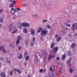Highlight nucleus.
<instances>
[{
    "label": "nucleus",
    "instance_id": "obj_58",
    "mask_svg": "<svg viewBox=\"0 0 77 77\" xmlns=\"http://www.w3.org/2000/svg\"><path fill=\"white\" fill-rule=\"evenodd\" d=\"M45 56H47V53H45Z\"/></svg>",
    "mask_w": 77,
    "mask_h": 77
},
{
    "label": "nucleus",
    "instance_id": "obj_39",
    "mask_svg": "<svg viewBox=\"0 0 77 77\" xmlns=\"http://www.w3.org/2000/svg\"><path fill=\"white\" fill-rule=\"evenodd\" d=\"M23 12V13H25L26 12V9L25 8H23V11H22Z\"/></svg>",
    "mask_w": 77,
    "mask_h": 77
},
{
    "label": "nucleus",
    "instance_id": "obj_25",
    "mask_svg": "<svg viewBox=\"0 0 77 77\" xmlns=\"http://www.w3.org/2000/svg\"><path fill=\"white\" fill-rule=\"evenodd\" d=\"M23 57V56L22 55V54H20L18 57L19 59H21Z\"/></svg>",
    "mask_w": 77,
    "mask_h": 77
},
{
    "label": "nucleus",
    "instance_id": "obj_28",
    "mask_svg": "<svg viewBox=\"0 0 77 77\" xmlns=\"http://www.w3.org/2000/svg\"><path fill=\"white\" fill-rule=\"evenodd\" d=\"M67 33V32L66 31L63 30V34L64 35H66V34Z\"/></svg>",
    "mask_w": 77,
    "mask_h": 77
},
{
    "label": "nucleus",
    "instance_id": "obj_59",
    "mask_svg": "<svg viewBox=\"0 0 77 77\" xmlns=\"http://www.w3.org/2000/svg\"><path fill=\"white\" fill-rule=\"evenodd\" d=\"M0 60H3V58H1L0 59Z\"/></svg>",
    "mask_w": 77,
    "mask_h": 77
},
{
    "label": "nucleus",
    "instance_id": "obj_16",
    "mask_svg": "<svg viewBox=\"0 0 77 77\" xmlns=\"http://www.w3.org/2000/svg\"><path fill=\"white\" fill-rule=\"evenodd\" d=\"M21 11V10L20 8H16L14 10V11L15 12H17L18 11Z\"/></svg>",
    "mask_w": 77,
    "mask_h": 77
},
{
    "label": "nucleus",
    "instance_id": "obj_5",
    "mask_svg": "<svg viewBox=\"0 0 77 77\" xmlns=\"http://www.w3.org/2000/svg\"><path fill=\"white\" fill-rule=\"evenodd\" d=\"M50 69L52 72L55 71V67L54 66H51V67L50 68Z\"/></svg>",
    "mask_w": 77,
    "mask_h": 77
},
{
    "label": "nucleus",
    "instance_id": "obj_50",
    "mask_svg": "<svg viewBox=\"0 0 77 77\" xmlns=\"http://www.w3.org/2000/svg\"><path fill=\"white\" fill-rule=\"evenodd\" d=\"M12 73H13L12 71H11V72L10 73V75H12Z\"/></svg>",
    "mask_w": 77,
    "mask_h": 77
},
{
    "label": "nucleus",
    "instance_id": "obj_35",
    "mask_svg": "<svg viewBox=\"0 0 77 77\" xmlns=\"http://www.w3.org/2000/svg\"><path fill=\"white\" fill-rule=\"evenodd\" d=\"M65 57H66V55L65 54H64L62 56V58L63 59H65Z\"/></svg>",
    "mask_w": 77,
    "mask_h": 77
},
{
    "label": "nucleus",
    "instance_id": "obj_20",
    "mask_svg": "<svg viewBox=\"0 0 77 77\" xmlns=\"http://www.w3.org/2000/svg\"><path fill=\"white\" fill-rule=\"evenodd\" d=\"M72 48H73L75 47V43H73L72 44V45L70 46Z\"/></svg>",
    "mask_w": 77,
    "mask_h": 77
},
{
    "label": "nucleus",
    "instance_id": "obj_46",
    "mask_svg": "<svg viewBox=\"0 0 77 77\" xmlns=\"http://www.w3.org/2000/svg\"><path fill=\"white\" fill-rule=\"evenodd\" d=\"M41 41H44V38H43V37H42L41 38Z\"/></svg>",
    "mask_w": 77,
    "mask_h": 77
},
{
    "label": "nucleus",
    "instance_id": "obj_62",
    "mask_svg": "<svg viewBox=\"0 0 77 77\" xmlns=\"http://www.w3.org/2000/svg\"><path fill=\"white\" fill-rule=\"evenodd\" d=\"M68 67H70L71 66V64H68Z\"/></svg>",
    "mask_w": 77,
    "mask_h": 77
},
{
    "label": "nucleus",
    "instance_id": "obj_12",
    "mask_svg": "<svg viewBox=\"0 0 77 77\" xmlns=\"http://www.w3.org/2000/svg\"><path fill=\"white\" fill-rule=\"evenodd\" d=\"M9 1H10L12 3H13L14 5H15V4H16L17 2L15 0H9Z\"/></svg>",
    "mask_w": 77,
    "mask_h": 77
},
{
    "label": "nucleus",
    "instance_id": "obj_36",
    "mask_svg": "<svg viewBox=\"0 0 77 77\" xmlns=\"http://www.w3.org/2000/svg\"><path fill=\"white\" fill-rule=\"evenodd\" d=\"M64 30H65V31H66L67 32H68V28H65L64 29Z\"/></svg>",
    "mask_w": 77,
    "mask_h": 77
},
{
    "label": "nucleus",
    "instance_id": "obj_2",
    "mask_svg": "<svg viewBox=\"0 0 77 77\" xmlns=\"http://www.w3.org/2000/svg\"><path fill=\"white\" fill-rule=\"evenodd\" d=\"M44 30L41 33V35L42 36H45V35L47 34V31L45 30V29H44Z\"/></svg>",
    "mask_w": 77,
    "mask_h": 77
},
{
    "label": "nucleus",
    "instance_id": "obj_15",
    "mask_svg": "<svg viewBox=\"0 0 77 77\" xmlns=\"http://www.w3.org/2000/svg\"><path fill=\"white\" fill-rule=\"evenodd\" d=\"M71 58H69V60H67V64H69V63H71Z\"/></svg>",
    "mask_w": 77,
    "mask_h": 77
},
{
    "label": "nucleus",
    "instance_id": "obj_14",
    "mask_svg": "<svg viewBox=\"0 0 77 77\" xmlns=\"http://www.w3.org/2000/svg\"><path fill=\"white\" fill-rule=\"evenodd\" d=\"M34 62L35 64H36L37 65L39 63V61L36 59L35 60Z\"/></svg>",
    "mask_w": 77,
    "mask_h": 77
},
{
    "label": "nucleus",
    "instance_id": "obj_37",
    "mask_svg": "<svg viewBox=\"0 0 77 77\" xmlns=\"http://www.w3.org/2000/svg\"><path fill=\"white\" fill-rule=\"evenodd\" d=\"M39 56H40V57L41 58L42 57H43V56H44V55H43V54H39Z\"/></svg>",
    "mask_w": 77,
    "mask_h": 77
},
{
    "label": "nucleus",
    "instance_id": "obj_7",
    "mask_svg": "<svg viewBox=\"0 0 77 77\" xmlns=\"http://www.w3.org/2000/svg\"><path fill=\"white\" fill-rule=\"evenodd\" d=\"M42 27H39L38 29L37 32L38 33H40V32H42Z\"/></svg>",
    "mask_w": 77,
    "mask_h": 77
},
{
    "label": "nucleus",
    "instance_id": "obj_60",
    "mask_svg": "<svg viewBox=\"0 0 77 77\" xmlns=\"http://www.w3.org/2000/svg\"><path fill=\"white\" fill-rule=\"evenodd\" d=\"M2 12H3V10H0V14L1 13H2Z\"/></svg>",
    "mask_w": 77,
    "mask_h": 77
},
{
    "label": "nucleus",
    "instance_id": "obj_64",
    "mask_svg": "<svg viewBox=\"0 0 77 77\" xmlns=\"http://www.w3.org/2000/svg\"><path fill=\"white\" fill-rule=\"evenodd\" d=\"M74 77H77V76L76 75H75L74 76Z\"/></svg>",
    "mask_w": 77,
    "mask_h": 77
},
{
    "label": "nucleus",
    "instance_id": "obj_33",
    "mask_svg": "<svg viewBox=\"0 0 77 77\" xmlns=\"http://www.w3.org/2000/svg\"><path fill=\"white\" fill-rule=\"evenodd\" d=\"M23 32L24 33H27V29L25 28L23 29Z\"/></svg>",
    "mask_w": 77,
    "mask_h": 77
},
{
    "label": "nucleus",
    "instance_id": "obj_63",
    "mask_svg": "<svg viewBox=\"0 0 77 77\" xmlns=\"http://www.w3.org/2000/svg\"><path fill=\"white\" fill-rule=\"evenodd\" d=\"M57 60H59V57H57Z\"/></svg>",
    "mask_w": 77,
    "mask_h": 77
},
{
    "label": "nucleus",
    "instance_id": "obj_52",
    "mask_svg": "<svg viewBox=\"0 0 77 77\" xmlns=\"http://www.w3.org/2000/svg\"><path fill=\"white\" fill-rule=\"evenodd\" d=\"M35 41V38H33L32 39V41L33 42H34Z\"/></svg>",
    "mask_w": 77,
    "mask_h": 77
},
{
    "label": "nucleus",
    "instance_id": "obj_48",
    "mask_svg": "<svg viewBox=\"0 0 77 77\" xmlns=\"http://www.w3.org/2000/svg\"><path fill=\"white\" fill-rule=\"evenodd\" d=\"M40 72H43V70H42V69H40Z\"/></svg>",
    "mask_w": 77,
    "mask_h": 77
},
{
    "label": "nucleus",
    "instance_id": "obj_8",
    "mask_svg": "<svg viewBox=\"0 0 77 77\" xmlns=\"http://www.w3.org/2000/svg\"><path fill=\"white\" fill-rule=\"evenodd\" d=\"M21 23L20 22H19L17 23V27L19 29L21 28Z\"/></svg>",
    "mask_w": 77,
    "mask_h": 77
},
{
    "label": "nucleus",
    "instance_id": "obj_11",
    "mask_svg": "<svg viewBox=\"0 0 77 77\" xmlns=\"http://www.w3.org/2000/svg\"><path fill=\"white\" fill-rule=\"evenodd\" d=\"M54 55H53V56H52L51 55H50L49 56L48 58V61H50L51 59V58H54Z\"/></svg>",
    "mask_w": 77,
    "mask_h": 77
},
{
    "label": "nucleus",
    "instance_id": "obj_38",
    "mask_svg": "<svg viewBox=\"0 0 77 77\" xmlns=\"http://www.w3.org/2000/svg\"><path fill=\"white\" fill-rule=\"evenodd\" d=\"M67 53L69 56H71V52L70 51H68Z\"/></svg>",
    "mask_w": 77,
    "mask_h": 77
},
{
    "label": "nucleus",
    "instance_id": "obj_3",
    "mask_svg": "<svg viewBox=\"0 0 77 77\" xmlns=\"http://www.w3.org/2000/svg\"><path fill=\"white\" fill-rule=\"evenodd\" d=\"M22 26L23 27H29L30 26V24L28 23H22Z\"/></svg>",
    "mask_w": 77,
    "mask_h": 77
},
{
    "label": "nucleus",
    "instance_id": "obj_6",
    "mask_svg": "<svg viewBox=\"0 0 77 77\" xmlns=\"http://www.w3.org/2000/svg\"><path fill=\"white\" fill-rule=\"evenodd\" d=\"M8 27L10 31H11L12 29H13V26H12V24H10L9 25Z\"/></svg>",
    "mask_w": 77,
    "mask_h": 77
},
{
    "label": "nucleus",
    "instance_id": "obj_45",
    "mask_svg": "<svg viewBox=\"0 0 77 77\" xmlns=\"http://www.w3.org/2000/svg\"><path fill=\"white\" fill-rule=\"evenodd\" d=\"M71 29L72 30H73V31H74L75 30V29L74 27H72V28Z\"/></svg>",
    "mask_w": 77,
    "mask_h": 77
},
{
    "label": "nucleus",
    "instance_id": "obj_23",
    "mask_svg": "<svg viewBox=\"0 0 77 77\" xmlns=\"http://www.w3.org/2000/svg\"><path fill=\"white\" fill-rule=\"evenodd\" d=\"M23 39L22 38H21V36H19L17 39V40H18V41H20V39Z\"/></svg>",
    "mask_w": 77,
    "mask_h": 77
},
{
    "label": "nucleus",
    "instance_id": "obj_19",
    "mask_svg": "<svg viewBox=\"0 0 77 77\" xmlns=\"http://www.w3.org/2000/svg\"><path fill=\"white\" fill-rule=\"evenodd\" d=\"M61 39V38L59 37H57V41L58 42Z\"/></svg>",
    "mask_w": 77,
    "mask_h": 77
},
{
    "label": "nucleus",
    "instance_id": "obj_18",
    "mask_svg": "<svg viewBox=\"0 0 77 77\" xmlns=\"http://www.w3.org/2000/svg\"><path fill=\"white\" fill-rule=\"evenodd\" d=\"M3 52L4 54H5L6 53H7L8 52V51L6 50L5 49H3Z\"/></svg>",
    "mask_w": 77,
    "mask_h": 77
},
{
    "label": "nucleus",
    "instance_id": "obj_32",
    "mask_svg": "<svg viewBox=\"0 0 77 77\" xmlns=\"http://www.w3.org/2000/svg\"><path fill=\"white\" fill-rule=\"evenodd\" d=\"M29 57L28 56H26V57L25 58V59L26 60H29Z\"/></svg>",
    "mask_w": 77,
    "mask_h": 77
},
{
    "label": "nucleus",
    "instance_id": "obj_61",
    "mask_svg": "<svg viewBox=\"0 0 77 77\" xmlns=\"http://www.w3.org/2000/svg\"><path fill=\"white\" fill-rule=\"evenodd\" d=\"M53 50H51L50 51V53H51H51H53Z\"/></svg>",
    "mask_w": 77,
    "mask_h": 77
},
{
    "label": "nucleus",
    "instance_id": "obj_57",
    "mask_svg": "<svg viewBox=\"0 0 77 77\" xmlns=\"http://www.w3.org/2000/svg\"><path fill=\"white\" fill-rule=\"evenodd\" d=\"M44 72L45 73L46 72V70L45 69H44Z\"/></svg>",
    "mask_w": 77,
    "mask_h": 77
},
{
    "label": "nucleus",
    "instance_id": "obj_51",
    "mask_svg": "<svg viewBox=\"0 0 77 77\" xmlns=\"http://www.w3.org/2000/svg\"><path fill=\"white\" fill-rule=\"evenodd\" d=\"M59 72L60 74H62V70L61 69H60Z\"/></svg>",
    "mask_w": 77,
    "mask_h": 77
},
{
    "label": "nucleus",
    "instance_id": "obj_21",
    "mask_svg": "<svg viewBox=\"0 0 77 77\" xmlns=\"http://www.w3.org/2000/svg\"><path fill=\"white\" fill-rule=\"evenodd\" d=\"M24 6H27V4H28V2H27L26 3V2L25 1L24 2Z\"/></svg>",
    "mask_w": 77,
    "mask_h": 77
},
{
    "label": "nucleus",
    "instance_id": "obj_31",
    "mask_svg": "<svg viewBox=\"0 0 77 77\" xmlns=\"http://www.w3.org/2000/svg\"><path fill=\"white\" fill-rule=\"evenodd\" d=\"M0 21L1 23H3V18H0Z\"/></svg>",
    "mask_w": 77,
    "mask_h": 77
},
{
    "label": "nucleus",
    "instance_id": "obj_29",
    "mask_svg": "<svg viewBox=\"0 0 77 77\" xmlns=\"http://www.w3.org/2000/svg\"><path fill=\"white\" fill-rule=\"evenodd\" d=\"M15 4H14V3L11 4L10 5V8H13L14 7V5Z\"/></svg>",
    "mask_w": 77,
    "mask_h": 77
},
{
    "label": "nucleus",
    "instance_id": "obj_56",
    "mask_svg": "<svg viewBox=\"0 0 77 77\" xmlns=\"http://www.w3.org/2000/svg\"><path fill=\"white\" fill-rule=\"evenodd\" d=\"M18 49L19 50H21V47L20 46L19 47Z\"/></svg>",
    "mask_w": 77,
    "mask_h": 77
},
{
    "label": "nucleus",
    "instance_id": "obj_26",
    "mask_svg": "<svg viewBox=\"0 0 77 77\" xmlns=\"http://www.w3.org/2000/svg\"><path fill=\"white\" fill-rule=\"evenodd\" d=\"M3 49H4V46H2L0 47V50H1V51H2V50L3 51Z\"/></svg>",
    "mask_w": 77,
    "mask_h": 77
},
{
    "label": "nucleus",
    "instance_id": "obj_42",
    "mask_svg": "<svg viewBox=\"0 0 77 77\" xmlns=\"http://www.w3.org/2000/svg\"><path fill=\"white\" fill-rule=\"evenodd\" d=\"M34 17L36 18H38V15L37 14H34Z\"/></svg>",
    "mask_w": 77,
    "mask_h": 77
},
{
    "label": "nucleus",
    "instance_id": "obj_17",
    "mask_svg": "<svg viewBox=\"0 0 77 77\" xmlns=\"http://www.w3.org/2000/svg\"><path fill=\"white\" fill-rule=\"evenodd\" d=\"M51 48L53 49L54 48L55 45L54 43H53L51 44Z\"/></svg>",
    "mask_w": 77,
    "mask_h": 77
},
{
    "label": "nucleus",
    "instance_id": "obj_24",
    "mask_svg": "<svg viewBox=\"0 0 77 77\" xmlns=\"http://www.w3.org/2000/svg\"><path fill=\"white\" fill-rule=\"evenodd\" d=\"M47 56H45L43 58V60L45 62V60L47 59Z\"/></svg>",
    "mask_w": 77,
    "mask_h": 77
},
{
    "label": "nucleus",
    "instance_id": "obj_30",
    "mask_svg": "<svg viewBox=\"0 0 77 77\" xmlns=\"http://www.w3.org/2000/svg\"><path fill=\"white\" fill-rule=\"evenodd\" d=\"M16 43L17 44V45H18L20 44V41L17 40Z\"/></svg>",
    "mask_w": 77,
    "mask_h": 77
},
{
    "label": "nucleus",
    "instance_id": "obj_9",
    "mask_svg": "<svg viewBox=\"0 0 77 77\" xmlns=\"http://www.w3.org/2000/svg\"><path fill=\"white\" fill-rule=\"evenodd\" d=\"M58 50V48L56 47L54 48V53H57V50Z\"/></svg>",
    "mask_w": 77,
    "mask_h": 77
},
{
    "label": "nucleus",
    "instance_id": "obj_47",
    "mask_svg": "<svg viewBox=\"0 0 77 77\" xmlns=\"http://www.w3.org/2000/svg\"><path fill=\"white\" fill-rule=\"evenodd\" d=\"M72 26L73 27H75V24L74 23V24H73Z\"/></svg>",
    "mask_w": 77,
    "mask_h": 77
},
{
    "label": "nucleus",
    "instance_id": "obj_27",
    "mask_svg": "<svg viewBox=\"0 0 77 77\" xmlns=\"http://www.w3.org/2000/svg\"><path fill=\"white\" fill-rule=\"evenodd\" d=\"M46 27H47V28H48V29H50L51 28V26H50L49 25H47L46 26Z\"/></svg>",
    "mask_w": 77,
    "mask_h": 77
},
{
    "label": "nucleus",
    "instance_id": "obj_1",
    "mask_svg": "<svg viewBox=\"0 0 77 77\" xmlns=\"http://www.w3.org/2000/svg\"><path fill=\"white\" fill-rule=\"evenodd\" d=\"M11 13L12 14L14 15L15 17H18L20 16V13L19 11L15 13V10L14 8H12L11 10Z\"/></svg>",
    "mask_w": 77,
    "mask_h": 77
},
{
    "label": "nucleus",
    "instance_id": "obj_22",
    "mask_svg": "<svg viewBox=\"0 0 77 77\" xmlns=\"http://www.w3.org/2000/svg\"><path fill=\"white\" fill-rule=\"evenodd\" d=\"M17 32V29H15L14 31L13 32H12V34H14V33H16Z\"/></svg>",
    "mask_w": 77,
    "mask_h": 77
},
{
    "label": "nucleus",
    "instance_id": "obj_43",
    "mask_svg": "<svg viewBox=\"0 0 77 77\" xmlns=\"http://www.w3.org/2000/svg\"><path fill=\"white\" fill-rule=\"evenodd\" d=\"M33 5H36L37 4V2H33Z\"/></svg>",
    "mask_w": 77,
    "mask_h": 77
},
{
    "label": "nucleus",
    "instance_id": "obj_4",
    "mask_svg": "<svg viewBox=\"0 0 77 77\" xmlns=\"http://www.w3.org/2000/svg\"><path fill=\"white\" fill-rule=\"evenodd\" d=\"M31 34L34 35H35V30L33 29H30Z\"/></svg>",
    "mask_w": 77,
    "mask_h": 77
},
{
    "label": "nucleus",
    "instance_id": "obj_40",
    "mask_svg": "<svg viewBox=\"0 0 77 77\" xmlns=\"http://www.w3.org/2000/svg\"><path fill=\"white\" fill-rule=\"evenodd\" d=\"M69 71L70 72V73H72V69L71 68L70 69Z\"/></svg>",
    "mask_w": 77,
    "mask_h": 77
},
{
    "label": "nucleus",
    "instance_id": "obj_49",
    "mask_svg": "<svg viewBox=\"0 0 77 77\" xmlns=\"http://www.w3.org/2000/svg\"><path fill=\"white\" fill-rule=\"evenodd\" d=\"M26 54H27V52H25L24 54V56H26Z\"/></svg>",
    "mask_w": 77,
    "mask_h": 77
},
{
    "label": "nucleus",
    "instance_id": "obj_13",
    "mask_svg": "<svg viewBox=\"0 0 77 77\" xmlns=\"http://www.w3.org/2000/svg\"><path fill=\"white\" fill-rule=\"evenodd\" d=\"M0 75L2 77H5L6 76V75L3 72L1 73Z\"/></svg>",
    "mask_w": 77,
    "mask_h": 77
},
{
    "label": "nucleus",
    "instance_id": "obj_55",
    "mask_svg": "<svg viewBox=\"0 0 77 77\" xmlns=\"http://www.w3.org/2000/svg\"><path fill=\"white\" fill-rule=\"evenodd\" d=\"M70 26H71V24H68L67 25V27H70Z\"/></svg>",
    "mask_w": 77,
    "mask_h": 77
},
{
    "label": "nucleus",
    "instance_id": "obj_34",
    "mask_svg": "<svg viewBox=\"0 0 77 77\" xmlns=\"http://www.w3.org/2000/svg\"><path fill=\"white\" fill-rule=\"evenodd\" d=\"M16 71L17 72H18V74H20L21 73V71H20V70L17 69L16 70Z\"/></svg>",
    "mask_w": 77,
    "mask_h": 77
},
{
    "label": "nucleus",
    "instance_id": "obj_54",
    "mask_svg": "<svg viewBox=\"0 0 77 77\" xmlns=\"http://www.w3.org/2000/svg\"><path fill=\"white\" fill-rule=\"evenodd\" d=\"M12 47L14 49L15 48V45H13V46H12Z\"/></svg>",
    "mask_w": 77,
    "mask_h": 77
},
{
    "label": "nucleus",
    "instance_id": "obj_10",
    "mask_svg": "<svg viewBox=\"0 0 77 77\" xmlns=\"http://www.w3.org/2000/svg\"><path fill=\"white\" fill-rule=\"evenodd\" d=\"M49 76L50 77H54L53 73L51 72L49 73Z\"/></svg>",
    "mask_w": 77,
    "mask_h": 77
},
{
    "label": "nucleus",
    "instance_id": "obj_44",
    "mask_svg": "<svg viewBox=\"0 0 77 77\" xmlns=\"http://www.w3.org/2000/svg\"><path fill=\"white\" fill-rule=\"evenodd\" d=\"M47 21V20H43L42 22H43V23H46Z\"/></svg>",
    "mask_w": 77,
    "mask_h": 77
},
{
    "label": "nucleus",
    "instance_id": "obj_53",
    "mask_svg": "<svg viewBox=\"0 0 77 77\" xmlns=\"http://www.w3.org/2000/svg\"><path fill=\"white\" fill-rule=\"evenodd\" d=\"M33 44H34V42H31V45H33Z\"/></svg>",
    "mask_w": 77,
    "mask_h": 77
},
{
    "label": "nucleus",
    "instance_id": "obj_41",
    "mask_svg": "<svg viewBox=\"0 0 77 77\" xmlns=\"http://www.w3.org/2000/svg\"><path fill=\"white\" fill-rule=\"evenodd\" d=\"M14 42H13L12 44L11 43L10 44V46L11 47H12L13 45H13V44H14Z\"/></svg>",
    "mask_w": 77,
    "mask_h": 77
}]
</instances>
